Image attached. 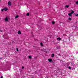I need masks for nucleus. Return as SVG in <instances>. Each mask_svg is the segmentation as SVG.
Segmentation results:
<instances>
[{
  "mask_svg": "<svg viewBox=\"0 0 78 78\" xmlns=\"http://www.w3.org/2000/svg\"><path fill=\"white\" fill-rule=\"evenodd\" d=\"M7 11L8 10V9L6 8H5L4 9H2L1 10V11Z\"/></svg>",
  "mask_w": 78,
  "mask_h": 78,
  "instance_id": "nucleus-1",
  "label": "nucleus"
},
{
  "mask_svg": "<svg viewBox=\"0 0 78 78\" xmlns=\"http://www.w3.org/2000/svg\"><path fill=\"white\" fill-rule=\"evenodd\" d=\"M8 5H9V6H11V2H8Z\"/></svg>",
  "mask_w": 78,
  "mask_h": 78,
  "instance_id": "nucleus-2",
  "label": "nucleus"
},
{
  "mask_svg": "<svg viewBox=\"0 0 78 78\" xmlns=\"http://www.w3.org/2000/svg\"><path fill=\"white\" fill-rule=\"evenodd\" d=\"M5 20L6 22H8V18H5Z\"/></svg>",
  "mask_w": 78,
  "mask_h": 78,
  "instance_id": "nucleus-3",
  "label": "nucleus"
},
{
  "mask_svg": "<svg viewBox=\"0 0 78 78\" xmlns=\"http://www.w3.org/2000/svg\"><path fill=\"white\" fill-rule=\"evenodd\" d=\"M72 14L71 13H70L68 14V15L70 16V17H72Z\"/></svg>",
  "mask_w": 78,
  "mask_h": 78,
  "instance_id": "nucleus-4",
  "label": "nucleus"
},
{
  "mask_svg": "<svg viewBox=\"0 0 78 78\" xmlns=\"http://www.w3.org/2000/svg\"><path fill=\"white\" fill-rule=\"evenodd\" d=\"M18 34H21V31H18Z\"/></svg>",
  "mask_w": 78,
  "mask_h": 78,
  "instance_id": "nucleus-5",
  "label": "nucleus"
},
{
  "mask_svg": "<svg viewBox=\"0 0 78 78\" xmlns=\"http://www.w3.org/2000/svg\"><path fill=\"white\" fill-rule=\"evenodd\" d=\"M48 60L49 61V62H51V61H52V59H48Z\"/></svg>",
  "mask_w": 78,
  "mask_h": 78,
  "instance_id": "nucleus-6",
  "label": "nucleus"
},
{
  "mask_svg": "<svg viewBox=\"0 0 78 78\" xmlns=\"http://www.w3.org/2000/svg\"><path fill=\"white\" fill-rule=\"evenodd\" d=\"M26 16H30V13H27V14Z\"/></svg>",
  "mask_w": 78,
  "mask_h": 78,
  "instance_id": "nucleus-7",
  "label": "nucleus"
},
{
  "mask_svg": "<svg viewBox=\"0 0 78 78\" xmlns=\"http://www.w3.org/2000/svg\"><path fill=\"white\" fill-rule=\"evenodd\" d=\"M59 39V41H61V38H57V40L58 41Z\"/></svg>",
  "mask_w": 78,
  "mask_h": 78,
  "instance_id": "nucleus-8",
  "label": "nucleus"
},
{
  "mask_svg": "<svg viewBox=\"0 0 78 78\" xmlns=\"http://www.w3.org/2000/svg\"><path fill=\"white\" fill-rule=\"evenodd\" d=\"M28 58H29V59H31L32 58V56H31V55H30L29 57Z\"/></svg>",
  "mask_w": 78,
  "mask_h": 78,
  "instance_id": "nucleus-9",
  "label": "nucleus"
},
{
  "mask_svg": "<svg viewBox=\"0 0 78 78\" xmlns=\"http://www.w3.org/2000/svg\"><path fill=\"white\" fill-rule=\"evenodd\" d=\"M55 56V54H52V56H51V57L52 58H53V57H54Z\"/></svg>",
  "mask_w": 78,
  "mask_h": 78,
  "instance_id": "nucleus-10",
  "label": "nucleus"
},
{
  "mask_svg": "<svg viewBox=\"0 0 78 78\" xmlns=\"http://www.w3.org/2000/svg\"><path fill=\"white\" fill-rule=\"evenodd\" d=\"M71 13L72 14L74 13V11L73 10H71Z\"/></svg>",
  "mask_w": 78,
  "mask_h": 78,
  "instance_id": "nucleus-11",
  "label": "nucleus"
},
{
  "mask_svg": "<svg viewBox=\"0 0 78 78\" xmlns=\"http://www.w3.org/2000/svg\"><path fill=\"white\" fill-rule=\"evenodd\" d=\"M18 17H19V16L18 15H17V16H16L15 19H17L18 18Z\"/></svg>",
  "mask_w": 78,
  "mask_h": 78,
  "instance_id": "nucleus-12",
  "label": "nucleus"
},
{
  "mask_svg": "<svg viewBox=\"0 0 78 78\" xmlns=\"http://www.w3.org/2000/svg\"><path fill=\"white\" fill-rule=\"evenodd\" d=\"M40 45L41 47H43V44H42V43H41Z\"/></svg>",
  "mask_w": 78,
  "mask_h": 78,
  "instance_id": "nucleus-13",
  "label": "nucleus"
},
{
  "mask_svg": "<svg viewBox=\"0 0 78 78\" xmlns=\"http://www.w3.org/2000/svg\"><path fill=\"white\" fill-rule=\"evenodd\" d=\"M65 7H66V8H69V5H66Z\"/></svg>",
  "mask_w": 78,
  "mask_h": 78,
  "instance_id": "nucleus-14",
  "label": "nucleus"
},
{
  "mask_svg": "<svg viewBox=\"0 0 78 78\" xmlns=\"http://www.w3.org/2000/svg\"><path fill=\"white\" fill-rule=\"evenodd\" d=\"M69 20H72V19L70 17H69Z\"/></svg>",
  "mask_w": 78,
  "mask_h": 78,
  "instance_id": "nucleus-15",
  "label": "nucleus"
},
{
  "mask_svg": "<svg viewBox=\"0 0 78 78\" xmlns=\"http://www.w3.org/2000/svg\"><path fill=\"white\" fill-rule=\"evenodd\" d=\"M52 23L53 24H55V22H54V21H53V22H52Z\"/></svg>",
  "mask_w": 78,
  "mask_h": 78,
  "instance_id": "nucleus-16",
  "label": "nucleus"
},
{
  "mask_svg": "<svg viewBox=\"0 0 78 78\" xmlns=\"http://www.w3.org/2000/svg\"><path fill=\"white\" fill-rule=\"evenodd\" d=\"M68 69H71V67H70V66H69V67H68Z\"/></svg>",
  "mask_w": 78,
  "mask_h": 78,
  "instance_id": "nucleus-17",
  "label": "nucleus"
},
{
  "mask_svg": "<svg viewBox=\"0 0 78 78\" xmlns=\"http://www.w3.org/2000/svg\"><path fill=\"white\" fill-rule=\"evenodd\" d=\"M16 51H19V50L18 49V48H16Z\"/></svg>",
  "mask_w": 78,
  "mask_h": 78,
  "instance_id": "nucleus-18",
  "label": "nucleus"
},
{
  "mask_svg": "<svg viewBox=\"0 0 78 78\" xmlns=\"http://www.w3.org/2000/svg\"><path fill=\"white\" fill-rule=\"evenodd\" d=\"M76 3L77 5L78 4V1L76 2Z\"/></svg>",
  "mask_w": 78,
  "mask_h": 78,
  "instance_id": "nucleus-19",
  "label": "nucleus"
},
{
  "mask_svg": "<svg viewBox=\"0 0 78 78\" xmlns=\"http://www.w3.org/2000/svg\"><path fill=\"white\" fill-rule=\"evenodd\" d=\"M75 16H78V14H76V15H75Z\"/></svg>",
  "mask_w": 78,
  "mask_h": 78,
  "instance_id": "nucleus-20",
  "label": "nucleus"
},
{
  "mask_svg": "<svg viewBox=\"0 0 78 78\" xmlns=\"http://www.w3.org/2000/svg\"><path fill=\"white\" fill-rule=\"evenodd\" d=\"M22 69H24V66H22Z\"/></svg>",
  "mask_w": 78,
  "mask_h": 78,
  "instance_id": "nucleus-21",
  "label": "nucleus"
},
{
  "mask_svg": "<svg viewBox=\"0 0 78 78\" xmlns=\"http://www.w3.org/2000/svg\"><path fill=\"white\" fill-rule=\"evenodd\" d=\"M0 78H3V76H1L0 77Z\"/></svg>",
  "mask_w": 78,
  "mask_h": 78,
  "instance_id": "nucleus-22",
  "label": "nucleus"
},
{
  "mask_svg": "<svg viewBox=\"0 0 78 78\" xmlns=\"http://www.w3.org/2000/svg\"><path fill=\"white\" fill-rule=\"evenodd\" d=\"M1 32H2V31L1 30Z\"/></svg>",
  "mask_w": 78,
  "mask_h": 78,
  "instance_id": "nucleus-23",
  "label": "nucleus"
},
{
  "mask_svg": "<svg viewBox=\"0 0 78 78\" xmlns=\"http://www.w3.org/2000/svg\"><path fill=\"white\" fill-rule=\"evenodd\" d=\"M1 59H2V58H1Z\"/></svg>",
  "mask_w": 78,
  "mask_h": 78,
  "instance_id": "nucleus-24",
  "label": "nucleus"
},
{
  "mask_svg": "<svg viewBox=\"0 0 78 78\" xmlns=\"http://www.w3.org/2000/svg\"><path fill=\"white\" fill-rule=\"evenodd\" d=\"M77 53H78V52H77Z\"/></svg>",
  "mask_w": 78,
  "mask_h": 78,
  "instance_id": "nucleus-25",
  "label": "nucleus"
},
{
  "mask_svg": "<svg viewBox=\"0 0 78 78\" xmlns=\"http://www.w3.org/2000/svg\"><path fill=\"white\" fill-rule=\"evenodd\" d=\"M1 1V0H0V2Z\"/></svg>",
  "mask_w": 78,
  "mask_h": 78,
  "instance_id": "nucleus-26",
  "label": "nucleus"
}]
</instances>
